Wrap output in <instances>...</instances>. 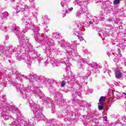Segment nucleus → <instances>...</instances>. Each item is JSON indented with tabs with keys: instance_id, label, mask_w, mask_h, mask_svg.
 <instances>
[{
	"instance_id": "1",
	"label": "nucleus",
	"mask_w": 126,
	"mask_h": 126,
	"mask_svg": "<svg viewBox=\"0 0 126 126\" xmlns=\"http://www.w3.org/2000/svg\"><path fill=\"white\" fill-rule=\"evenodd\" d=\"M8 29L16 34L19 39L20 44L17 45L16 48L13 46L7 47L0 46V55L3 54V55H6L7 57L11 58L10 55H12V54L16 52V51H17V52L20 51V50H21V46L29 47H30V43H29V38L25 35H23V34H24L25 32L23 31L19 32V27L17 26L15 24L9 27Z\"/></svg>"
},
{
	"instance_id": "2",
	"label": "nucleus",
	"mask_w": 126,
	"mask_h": 126,
	"mask_svg": "<svg viewBox=\"0 0 126 126\" xmlns=\"http://www.w3.org/2000/svg\"><path fill=\"white\" fill-rule=\"evenodd\" d=\"M0 116L3 117L5 120H8V113L9 111H12L13 113H17V119L20 120L21 119V114L20 111L18 108H10V105H8L6 102V99L5 96H2L0 98Z\"/></svg>"
},
{
	"instance_id": "3",
	"label": "nucleus",
	"mask_w": 126,
	"mask_h": 126,
	"mask_svg": "<svg viewBox=\"0 0 126 126\" xmlns=\"http://www.w3.org/2000/svg\"><path fill=\"white\" fill-rule=\"evenodd\" d=\"M28 102L30 107H32V110L33 114H35L37 119H39L40 121H44V122H46L47 124H51L53 126H60L56 124L55 120H49L47 118H45L44 115L42 114V110L40 109V106H39V105H37V104L33 102L31 99H29Z\"/></svg>"
},
{
	"instance_id": "4",
	"label": "nucleus",
	"mask_w": 126,
	"mask_h": 126,
	"mask_svg": "<svg viewBox=\"0 0 126 126\" xmlns=\"http://www.w3.org/2000/svg\"><path fill=\"white\" fill-rule=\"evenodd\" d=\"M40 76H38L37 74H30L29 75V82L30 85L28 86V88L30 90H28L29 92H33L34 91V81H39Z\"/></svg>"
},
{
	"instance_id": "5",
	"label": "nucleus",
	"mask_w": 126,
	"mask_h": 126,
	"mask_svg": "<svg viewBox=\"0 0 126 126\" xmlns=\"http://www.w3.org/2000/svg\"><path fill=\"white\" fill-rule=\"evenodd\" d=\"M14 86H16L17 87V89L18 92L20 91L21 93L23 94V97L24 98H27V99L28 98V94L27 93H31V92H29L28 90H30V88H28V87L27 88H25L24 87L22 88V91H21V89H20V85L18 84V83H12Z\"/></svg>"
},
{
	"instance_id": "6",
	"label": "nucleus",
	"mask_w": 126,
	"mask_h": 126,
	"mask_svg": "<svg viewBox=\"0 0 126 126\" xmlns=\"http://www.w3.org/2000/svg\"><path fill=\"white\" fill-rule=\"evenodd\" d=\"M61 47H63L69 56L72 54V51H73V45L72 44H70L68 42L62 41Z\"/></svg>"
},
{
	"instance_id": "7",
	"label": "nucleus",
	"mask_w": 126,
	"mask_h": 126,
	"mask_svg": "<svg viewBox=\"0 0 126 126\" xmlns=\"http://www.w3.org/2000/svg\"><path fill=\"white\" fill-rule=\"evenodd\" d=\"M126 48V46H125V44L124 43H120L119 45V48H118V53L116 54V56L114 58V60H113L114 63H118V61H120V59L122 58V54H121V51L122 50H124Z\"/></svg>"
},
{
	"instance_id": "8",
	"label": "nucleus",
	"mask_w": 126,
	"mask_h": 126,
	"mask_svg": "<svg viewBox=\"0 0 126 126\" xmlns=\"http://www.w3.org/2000/svg\"><path fill=\"white\" fill-rule=\"evenodd\" d=\"M22 20L24 23H25V22L28 23L26 26V27L27 28V29H33L34 26H35V25L32 23V22H31V20H30V18H29L28 17H24L22 19Z\"/></svg>"
},
{
	"instance_id": "9",
	"label": "nucleus",
	"mask_w": 126,
	"mask_h": 126,
	"mask_svg": "<svg viewBox=\"0 0 126 126\" xmlns=\"http://www.w3.org/2000/svg\"><path fill=\"white\" fill-rule=\"evenodd\" d=\"M32 92H35V93H37L38 97L40 98V99H41L42 101H46L47 102V103H49V102L52 101V99L51 98L46 97V96H45L42 92H38V90H36V88H34V91H32Z\"/></svg>"
},
{
	"instance_id": "10",
	"label": "nucleus",
	"mask_w": 126,
	"mask_h": 126,
	"mask_svg": "<svg viewBox=\"0 0 126 126\" xmlns=\"http://www.w3.org/2000/svg\"><path fill=\"white\" fill-rule=\"evenodd\" d=\"M17 8L19 11L18 12H23L28 9V7H26V5L22 1H19L16 5Z\"/></svg>"
},
{
	"instance_id": "11",
	"label": "nucleus",
	"mask_w": 126,
	"mask_h": 126,
	"mask_svg": "<svg viewBox=\"0 0 126 126\" xmlns=\"http://www.w3.org/2000/svg\"><path fill=\"white\" fill-rule=\"evenodd\" d=\"M16 59L18 61H21L24 60V62L26 63L28 65H30L31 64V61L28 59V57L25 56V55H20V54H18L16 55Z\"/></svg>"
},
{
	"instance_id": "12",
	"label": "nucleus",
	"mask_w": 126,
	"mask_h": 126,
	"mask_svg": "<svg viewBox=\"0 0 126 126\" xmlns=\"http://www.w3.org/2000/svg\"><path fill=\"white\" fill-rule=\"evenodd\" d=\"M12 72L13 74H15L16 75V79H20V81H21V79H22L23 77H24V78H26V79L28 78V76L20 74V73H19V72L16 69H13L12 70Z\"/></svg>"
},
{
	"instance_id": "13",
	"label": "nucleus",
	"mask_w": 126,
	"mask_h": 126,
	"mask_svg": "<svg viewBox=\"0 0 126 126\" xmlns=\"http://www.w3.org/2000/svg\"><path fill=\"white\" fill-rule=\"evenodd\" d=\"M8 16V13L5 12H0V22H1L2 24H3V22L7 19Z\"/></svg>"
},
{
	"instance_id": "14",
	"label": "nucleus",
	"mask_w": 126,
	"mask_h": 126,
	"mask_svg": "<svg viewBox=\"0 0 126 126\" xmlns=\"http://www.w3.org/2000/svg\"><path fill=\"white\" fill-rule=\"evenodd\" d=\"M78 28L76 29V31H75L74 34L76 35V36H77L78 37V39H80V41H83L84 40V38L80 35H81V32H80V26L79 25H77Z\"/></svg>"
},
{
	"instance_id": "15",
	"label": "nucleus",
	"mask_w": 126,
	"mask_h": 126,
	"mask_svg": "<svg viewBox=\"0 0 126 126\" xmlns=\"http://www.w3.org/2000/svg\"><path fill=\"white\" fill-rule=\"evenodd\" d=\"M35 40H37L38 43H42V41L44 40V39H46V36H42V35L40 33H37L34 36Z\"/></svg>"
},
{
	"instance_id": "16",
	"label": "nucleus",
	"mask_w": 126,
	"mask_h": 126,
	"mask_svg": "<svg viewBox=\"0 0 126 126\" xmlns=\"http://www.w3.org/2000/svg\"><path fill=\"white\" fill-rule=\"evenodd\" d=\"M75 5L78 4L80 6H85V3L87 4L86 2H84L83 1H81L80 0H75V1L73 2Z\"/></svg>"
},
{
	"instance_id": "17",
	"label": "nucleus",
	"mask_w": 126,
	"mask_h": 126,
	"mask_svg": "<svg viewBox=\"0 0 126 126\" xmlns=\"http://www.w3.org/2000/svg\"><path fill=\"white\" fill-rule=\"evenodd\" d=\"M115 76L117 79H120L123 76V74L120 69H116L115 70Z\"/></svg>"
},
{
	"instance_id": "18",
	"label": "nucleus",
	"mask_w": 126,
	"mask_h": 126,
	"mask_svg": "<svg viewBox=\"0 0 126 126\" xmlns=\"http://www.w3.org/2000/svg\"><path fill=\"white\" fill-rule=\"evenodd\" d=\"M55 94L56 95V97L58 98V101H60V102H63V97H62V94L58 92H56L55 93Z\"/></svg>"
},
{
	"instance_id": "19",
	"label": "nucleus",
	"mask_w": 126,
	"mask_h": 126,
	"mask_svg": "<svg viewBox=\"0 0 126 126\" xmlns=\"http://www.w3.org/2000/svg\"><path fill=\"white\" fill-rule=\"evenodd\" d=\"M11 126H20V122L16 119H14L13 122L11 123Z\"/></svg>"
},
{
	"instance_id": "20",
	"label": "nucleus",
	"mask_w": 126,
	"mask_h": 126,
	"mask_svg": "<svg viewBox=\"0 0 126 126\" xmlns=\"http://www.w3.org/2000/svg\"><path fill=\"white\" fill-rule=\"evenodd\" d=\"M37 60L39 62V63H40V62H41L44 65H47V64H49V60H46L45 62H44V60H43V59L42 58H40V57H37Z\"/></svg>"
},
{
	"instance_id": "21",
	"label": "nucleus",
	"mask_w": 126,
	"mask_h": 126,
	"mask_svg": "<svg viewBox=\"0 0 126 126\" xmlns=\"http://www.w3.org/2000/svg\"><path fill=\"white\" fill-rule=\"evenodd\" d=\"M39 81L41 82V83H47V79L44 78V77L42 76H40Z\"/></svg>"
},
{
	"instance_id": "22",
	"label": "nucleus",
	"mask_w": 126,
	"mask_h": 126,
	"mask_svg": "<svg viewBox=\"0 0 126 126\" xmlns=\"http://www.w3.org/2000/svg\"><path fill=\"white\" fill-rule=\"evenodd\" d=\"M48 106H49V107H52V113H55V110H54V109H53L55 108V107L54 106V101H53V100H51V101H49L48 103Z\"/></svg>"
},
{
	"instance_id": "23",
	"label": "nucleus",
	"mask_w": 126,
	"mask_h": 126,
	"mask_svg": "<svg viewBox=\"0 0 126 126\" xmlns=\"http://www.w3.org/2000/svg\"><path fill=\"white\" fill-rule=\"evenodd\" d=\"M80 106H82V107H85V108H86V107H90L91 105L90 104L88 105V103H87V102L86 101H81Z\"/></svg>"
},
{
	"instance_id": "24",
	"label": "nucleus",
	"mask_w": 126,
	"mask_h": 126,
	"mask_svg": "<svg viewBox=\"0 0 126 126\" xmlns=\"http://www.w3.org/2000/svg\"><path fill=\"white\" fill-rule=\"evenodd\" d=\"M114 96L116 98V99H121V97H122V94H120L119 93L116 92L114 94Z\"/></svg>"
},
{
	"instance_id": "25",
	"label": "nucleus",
	"mask_w": 126,
	"mask_h": 126,
	"mask_svg": "<svg viewBox=\"0 0 126 126\" xmlns=\"http://www.w3.org/2000/svg\"><path fill=\"white\" fill-rule=\"evenodd\" d=\"M0 30L3 31V32H6L7 31V28L6 27L3 26L2 25H0Z\"/></svg>"
},
{
	"instance_id": "26",
	"label": "nucleus",
	"mask_w": 126,
	"mask_h": 126,
	"mask_svg": "<svg viewBox=\"0 0 126 126\" xmlns=\"http://www.w3.org/2000/svg\"><path fill=\"white\" fill-rule=\"evenodd\" d=\"M98 110H99L100 111L103 110L104 109V104L103 103H98Z\"/></svg>"
},
{
	"instance_id": "27",
	"label": "nucleus",
	"mask_w": 126,
	"mask_h": 126,
	"mask_svg": "<svg viewBox=\"0 0 126 126\" xmlns=\"http://www.w3.org/2000/svg\"><path fill=\"white\" fill-rule=\"evenodd\" d=\"M71 81L73 83H76L77 82V80H76V77L74 76H72L71 77Z\"/></svg>"
},
{
	"instance_id": "28",
	"label": "nucleus",
	"mask_w": 126,
	"mask_h": 126,
	"mask_svg": "<svg viewBox=\"0 0 126 126\" xmlns=\"http://www.w3.org/2000/svg\"><path fill=\"white\" fill-rule=\"evenodd\" d=\"M106 100H105V97L104 96H101L100 99H99V103L104 104V102H105Z\"/></svg>"
},
{
	"instance_id": "29",
	"label": "nucleus",
	"mask_w": 126,
	"mask_h": 126,
	"mask_svg": "<svg viewBox=\"0 0 126 126\" xmlns=\"http://www.w3.org/2000/svg\"><path fill=\"white\" fill-rule=\"evenodd\" d=\"M53 37L56 38V39L58 38H60V33L58 32L54 33L53 35Z\"/></svg>"
},
{
	"instance_id": "30",
	"label": "nucleus",
	"mask_w": 126,
	"mask_h": 126,
	"mask_svg": "<svg viewBox=\"0 0 126 126\" xmlns=\"http://www.w3.org/2000/svg\"><path fill=\"white\" fill-rule=\"evenodd\" d=\"M32 30L33 32H38L40 30V28L39 27H33Z\"/></svg>"
},
{
	"instance_id": "31",
	"label": "nucleus",
	"mask_w": 126,
	"mask_h": 126,
	"mask_svg": "<svg viewBox=\"0 0 126 126\" xmlns=\"http://www.w3.org/2000/svg\"><path fill=\"white\" fill-rule=\"evenodd\" d=\"M92 119H93V116H92L90 114H88L86 118V120H90V121H91V120H92Z\"/></svg>"
},
{
	"instance_id": "32",
	"label": "nucleus",
	"mask_w": 126,
	"mask_h": 126,
	"mask_svg": "<svg viewBox=\"0 0 126 126\" xmlns=\"http://www.w3.org/2000/svg\"><path fill=\"white\" fill-rule=\"evenodd\" d=\"M52 63L53 66H58V63H59V62L57 61H53L52 62Z\"/></svg>"
},
{
	"instance_id": "33",
	"label": "nucleus",
	"mask_w": 126,
	"mask_h": 126,
	"mask_svg": "<svg viewBox=\"0 0 126 126\" xmlns=\"http://www.w3.org/2000/svg\"><path fill=\"white\" fill-rule=\"evenodd\" d=\"M49 91L50 92H53V91H54V88L53 87V86H49Z\"/></svg>"
},
{
	"instance_id": "34",
	"label": "nucleus",
	"mask_w": 126,
	"mask_h": 126,
	"mask_svg": "<svg viewBox=\"0 0 126 126\" xmlns=\"http://www.w3.org/2000/svg\"><path fill=\"white\" fill-rule=\"evenodd\" d=\"M73 8L71 7V8H69L68 10H66L65 13H68V12H69V11H72V10H73Z\"/></svg>"
},
{
	"instance_id": "35",
	"label": "nucleus",
	"mask_w": 126,
	"mask_h": 126,
	"mask_svg": "<svg viewBox=\"0 0 126 126\" xmlns=\"http://www.w3.org/2000/svg\"><path fill=\"white\" fill-rule=\"evenodd\" d=\"M64 121L65 122H66V121H71V118H70V117H65L64 119Z\"/></svg>"
},
{
	"instance_id": "36",
	"label": "nucleus",
	"mask_w": 126,
	"mask_h": 126,
	"mask_svg": "<svg viewBox=\"0 0 126 126\" xmlns=\"http://www.w3.org/2000/svg\"><path fill=\"white\" fill-rule=\"evenodd\" d=\"M65 64H66V65L67 66H70L71 64L70 63H69V62L68 61H66V62L64 63Z\"/></svg>"
},
{
	"instance_id": "37",
	"label": "nucleus",
	"mask_w": 126,
	"mask_h": 126,
	"mask_svg": "<svg viewBox=\"0 0 126 126\" xmlns=\"http://www.w3.org/2000/svg\"><path fill=\"white\" fill-rule=\"evenodd\" d=\"M80 10H78L77 12L76 17H80Z\"/></svg>"
},
{
	"instance_id": "38",
	"label": "nucleus",
	"mask_w": 126,
	"mask_h": 126,
	"mask_svg": "<svg viewBox=\"0 0 126 126\" xmlns=\"http://www.w3.org/2000/svg\"><path fill=\"white\" fill-rule=\"evenodd\" d=\"M62 116H63V117H65V116H68V115H67V113H66V114H65V115H63V114H62V115L60 114V115H58V118H59V119H61V118H62Z\"/></svg>"
},
{
	"instance_id": "39",
	"label": "nucleus",
	"mask_w": 126,
	"mask_h": 126,
	"mask_svg": "<svg viewBox=\"0 0 126 126\" xmlns=\"http://www.w3.org/2000/svg\"><path fill=\"white\" fill-rule=\"evenodd\" d=\"M104 34V32H103L102 31H99L98 32V34L99 35H100V37H103V34Z\"/></svg>"
},
{
	"instance_id": "40",
	"label": "nucleus",
	"mask_w": 126,
	"mask_h": 126,
	"mask_svg": "<svg viewBox=\"0 0 126 126\" xmlns=\"http://www.w3.org/2000/svg\"><path fill=\"white\" fill-rule=\"evenodd\" d=\"M29 2H30L31 4L32 5H34V1H35V0H29Z\"/></svg>"
},
{
	"instance_id": "41",
	"label": "nucleus",
	"mask_w": 126,
	"mask_h": 126,
	"mask_svg": "<svg viewBox=\"0 0 126 126\" xmlns=\"http://www.w3.org/2000/svg\"><path fill=\"white\" fill-rule=\"evenodd\" d=\"M65 84H66V83H65V82L63 81L62 84H61V87H64V86H65Z\"/></svg>"
},
{
	"instance_id": "42",
	"label": "nucleus",
	"mask_w": 126,
	"mask_h": 126,
	"mask_svg": "<svg viewBox=\"0 0 126 126\" xmlns=\"http://www.w3.org/2000/svg\"><path fill=\"white\" fill-rule=\"evenodd\" d=\"M9 77H10V75L9 74H5V75L4 76V78H9Z\"/></svg>"
},
{
	"instance_id": "43",
	"label": "nucleus",
	"mask_w": 126,
	"mask_h": 126,
	"mask_svg": "<svg viewBox=\"0 0 126 126\" xmlns=\"http://www.w3.org/2000/svg\"><path fill=\"white\" fill-rule=\"evenodd\" d=\"M119 2H120V0H115L114 1V4H118V3H119Z\"/></svg>"
},
{
	"instance_id": "44",
	"label": "nucleus",
	"mask_w": 126,
	"mask_h": 126,
	"mask_svg": "<svg viewBox=\"0 0 126 126\" xmlns=\"http://www.w3.org/2000/svg\"><path fill=\"white\" fill-rule=\"evenodd\" d=\"M93 67H94V68H98V66L97 65V64L94 63V65H93Z\"/></svg>"
},
{
	"instance_id": "45",
	"label": "nucleus",
	"mask_w": 126,
	"mask_h": 126,
	"mask_svg": "<svg viewBox=\"0 0 126 126\" xmlns=\"http://www.w3.org/2000/svg\"><path fill=\"white\" fill-rule=\"evenodd\" d=\"M122 120L123 122H126V116H124L122 117Z\"/></svg>"
},
{
	"instance_id": "46",
	"label": "nucleus",
	"mask_w": 126,
	"mask_h": 126,
	"mask_svg": "<svg viewBox=\"0 0 126 126\" xmlns=\"http://www.w3.org/2000/svg\"><path fill=\"white\" fill-rule=\"evenodd\" d=\"M107 36H109V33H106L105 32L103 33L102 35V37H107Z\"/></svg>"
},
{
	"instance_id": "47",
	"label": "nucleus",
	"mask_w": 126,
	"mask_h": 126,
	"mask_svg": "<svg viewBox=\"0 0 126 126\" xmlns=\"http://www.w3.org/2000/svg\"><path fill=\"white\" fill-rule=\"evenodd\" d=\"M25 126H30V124H29V122H26L25 123Z\"/></svg>"
},
{
	"instance_id": "48",
	"label": "nucleus",
	"mask_w": 126,
	"mask_h": 126,
	"mask_svg": "<svg viewBox=\"0 0 126 126\" xmlns=\"http://www.w3.org/2000/svg\"><path fill=\"white\" fill-rule=\"evenodd\" d=\"M76 95H78V96H80L81 93L79 92H77L75 93Z\"/></svg>"
},
{
	"instance_id": "49",
	"label": "nucleus",
	"mask_w": 126,
	"mask_h": 126,
	"mask_svg": "<svg viewBox=\"0 0 126 126\" xmlns=\"http://www.w3.org/2000/svg\"><path fill=\"white\" fill-rule=\"evenodd\" d=\"M49 30H50V29H49V28H48V27H46L45 28V32H48V31H49Z\"/></svg>"
},
{
	"instance_id": "50",
	"label": "nucleus",
	"mask_w": 126,
	"mask_h": 126,
	"mask_svg": "<svg viewBox=\"0 0 126 126\" xmlns=\"http://www.w3.org/2000/svg\"><path fill=\"white\" fill-rule=\"evenodd\" d=\"M61 5L63 7V6H64V1H63L62 2H61Z\"/></svg>"
},
{
	"instance_id": "51",
	"label": "nucleus",
	"mask_w": 126,
	"mask_h": 126,
	"mask_svg": "<svg viewBox=\"0 0 126 126\" xmlns=\"http://www.w3.org/2000/svg\"><path fill=\"white\" fill-rule=\"evenodd\" d=\"M80 80H81L80 82L81 83H82L83 82H84V78L83 77L81 78Z\"/></svg>"
},
{
	"instance_id": "52",
	"label": "nucleus",
	"mask_w": 126,
	"mask_h": 126,
	"mask_svg": "<svg viewBox=\"0 0 126 126\" xmlns=\"http://www.w3.org/2000/svg\"><path fill=\"white\" fill-rule=\"evenodd\" d=\"M47 44L49 45V47H51V46H53V44L50 43V41H48L47 42Z\"/></svg>"
},
{
	"instance_id": "53",
	"label": "nucleus",
	"mask_w": 126,
	"mask_h": 126,
	"mask_svg": "<svg viewBox=\"0 0 126 126\" xmlns=\"http://www.w3.org/2000/svg\"><path fill=\"white\" fill-rule=\"evenodd\" d=\"M81 63H87V60H86V59H85V60H82L81 62Z\"/></svg>"
},
{
	"instance_id": "54",
	"label": "nucleus",
	"mask_w": 126,
	"mask_h": 126,
	"mask_svg": "<svg viewBox=\"0 0 126 126\" xmlns=\"http://www.w3.org/2000/svg\"><path fill=\"white\" fill-rule=\"evenodd\" d=\"M3 83H4V82H2V80H1V79H0V84L3 85Z\"/></svg>"
},
{
	"instance_id": "55",
	"label": "nucleus",
	"mask_w": 126,
	"mask_h": 126,
	"mask_svg": "<svg viewBox=\"0 0 126 126\" xmlns=\"http://www.w3.org/2000/svg\"><path fill=\"white\" fill-rule=\"evenodd\" d=\"M87 91H88V92L89 93H92V90L91 89H89L87 90Z\"/></svg>"
},
{
	"instance_id": "56",
	"label": "nucleus",
	"mask_w": 126,
	"mask_h": 126,
	"mask_svg": "<svg viewBox=\"0 0 126 126\" xmlns=\"http://www.w3.org/2000/svg\"><path fill=\"white\" fill-rule=\"evenodd\" d=\"M89 22L90 24H93V22H94V20H91V21H90Z\"/></svg>"
},
{
	"instance_id": "57",
	"label": "nucleus",
	"mask_w": 126,
	"mask_h": 126,
	"mask_svg": "<svg viewBox=\"0 0 126 126\" xmlns=\"http://www.w3.org/2000/svg\"><path fill=\"white\" fill-rule=\"evenodd\" d=\"M37 16H38V14L37 13H35L34 14H33V16H34L35 18H37Z\"/></svg>"
},
{
	"instance_id": "58",
	"label": "nucleus",
	"mask_w": 126,
	"mask_h": 126,
	"mask_svg": "<svg viewBox=\"0 0 126 126\" xmlns=\"http://www.w3.org/2000/svg\"><path fill=\"white\" fill-rule=\"evenodd\" d=\"M103 121H105V122L107 121V117H104L103 118Z\"/></svg>"
},
{
	"instance_id": "59",
	"label": "nucleus",
	"mask_w": 126,
	"mask_h": 126,
	"mask_svg": "<svg viewBox=\"0 0 126 126\" xmlns=\"http://www.w3.org/2000/svg\"><path fill=\"white\" fill-rule=\"evenodd\" d=\"M75 93H76V92H75V94H74L73 95H74V97L75 98H76V97L78 96V95H77V94L76 95V94H75Z\"/></svg>"
},
{
	"instance_id": "60",
	"label": "nucleus",
	"mask_w": 126,
	"mask_h": 126,
	"mask_svg": "<svg viewBox=\"0 0 126 126\" xmlns=\"http://www.w3.org/2000/svg\"><path fill=\"white\" fill-rule=\"evenodd\" d=\"M73 44H75V45H77V42H76V41H74L73 42Z\"/></svg>"
},
{
	"instance_id": "61",
	"label": "nucleus",
	"mask_w": 126,
	"mask_h": 126,
	"mask_svg": "<svg viewBox=\"0 0 126 126\" xmlns=\"http://www.w3.org/2000/svg\"><path fill=\"white\" fill-rule=\"evenodd\" d=\"M85 54H88V50H86L85 51Z\"/></svg>"
},
{
	"instance_id": "62",
	"label": "nucleus",
	"mask_w": 126,
	"mask_h": 126,
	"mask_svg": "<svg viewBox=\"0 0 126 126\" xmlns=\"http://www.w3.org/2000/svg\"><path fill=\"white\" fill-rule=\"evenodd\" d=\"M115 85H116V86H118L119 85V83H118V82H115Z\"/></svg>"
},
{
	"instance_id": "63",
	"label": "nucleus",
	"mask_w": 126,
	"mask_h": 126,
	"mask_svg": "<svg viewBox=\"0 0 126 126\" xmlns=\"http://www.w3.org/2000/svg\"><path fill=\"white\" fill-rule=\"evenodd\" d=\"M87 19L88 20V21H89V20H90V18H89V17H87Z\"/></svg>"
},
{
	"instance_id": "64",
	"label": "nucleus",
	"mask_w": 126,
	"mask_h": 126,
	"mask_svg": "<svg viewBox=\"0 0 126 126\" xmlns=\"http://www.w3.org/2000/svg\"><path fill=\"white\" fill-rule=\"evenodd\" d=\"M5 39L6 40H8V36H6Z\"/></svg>"
}]
</instances>
